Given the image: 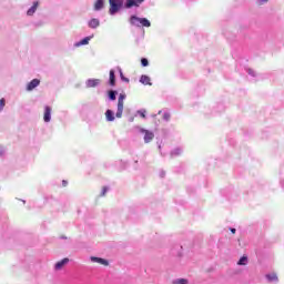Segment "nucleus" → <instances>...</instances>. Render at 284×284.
I'll return each instance as SVG.
<instances>
[{
    "label": "nucleus",
    "instance_id": "17",
    "mask_svg": "<svg viewBox=\"0 0 284 284\" xmlns=\"http://www.w3.org/2000/svg\"><path fill=\"white\" fill-rule=\"evenodd\" d=\"M237 265H247V256H242L237 262Z\"/></svg>",
    "mask_w": 284,
    "mask_h": 284
},
{
    "label": "nucleus",
    "instance_id": "6",
    "mask_svg": "<svg viewBox=\"0 0 284 284\" xmlns=\"http://www.w3.org/2000/svg\"><path fill=\"white\" fill-rule=\"evenodd\" d=\"M51 115H52V108L45 106V108H44L43 121H44L45 123H50Z\"/></svg>",
    "mask_w": 284,
    "mask_h": 284
},
{
    "label": "nucleus",
    "instance_id": "30",
    "mask_svg": "<svg viewBox=\"0 0 284 284\" xmlns=\"http://www.w3.org/2000/svg\"><path fill=\"white\" fill-rule=\"evenodd\" d=\"M142 119H145V113H141Z\"/></svg>",
    "mask_w": 284,
    "mask_h": 284
},
{
    "label": "nucleus",
    "instance_id": "26",
    "mask_svg": "<svg viewBox=\"0 0 284 284\" xmlns=\"http://www.w3.org/2000/svg\"><path fill=\"white\" fill-rule=\"evenodd\" d=\"M163 119L164 121H170V113H164Z\"/></svg>",
    "mask_w": 284,
    "mask_h": 284
},
{
    "label": "nucleus",
    "instance_id": "7",
    "mask_svg": "<svg viewBox=\"0 0 284 284\" xmlns=\"http://www.w3.org/2000/svg\"><path fill=\"white\" fill-rule=\"evenodd\" d=\"M145 0H128L125 8H139L140 3H143Z\"/></svg>",
    "mask_w": 284,
    "mask_h": 284
},
{
    "label": "nucleus",
    "instance_id": "14",
    "mask_svg": "<svg viewBox=\"0 0 284 284\" xmlns=\"http://www.w3.org/2000/svg\"><path fill=\"white\" fill-rule=\"evenodd\" d=\"M103 6H104L103 0H97L94 3V10H97V11L103 10Z\"/></svg>",
    "mask_w": 284,
    "mask_h": 284
},
{
    "label": "nucleus",
    "instance_id": "18",
    "mask_svg": "<svg viewBox=\"0 0 284 284\" xmlns=\"http://www.w3.org/2000/svg\"><path fill=\"white\" fill-rule=\"evenodd\" d=\"M90 43V38H84V39H82L79 43H78V45H88Z\"/></svg>",
    "mask_w": 284,
    "mask_h": 284
},
{
    "label": "nucleus",
    "instance_id": "11",
    "mask_svg": "<svg viewBox=\"0 0 284 284\" xmlns=\"http://www.w3.org/2000/svg\"><path fill=\"white\" fill-rule=\"evenodd\" d=\"M100 82L101 80L99 79L88 80L87 85L88 88H97V85H99Z\"/></svg>",
    "mask_w": 284,
    "mask_h": 284
},
{
    "label": "nucleus",
    "instance_id": "28",
    "mask_svg": "<svg viewBox=\"0 0 284 284\" xmlns=\"http://www.w3.org/2000/svg\"><path fill=\"white\" fill-rule=\"evenodd\" d=\"M232 234H236V229H231Z\"/></svg>",
    "mask_w": 284,
    "mask_h": 284
},
{
    "label": "nucleus",
    "instance_id": "22",
    "mask_svg": "<svg viewBox=\"0 0 284 284\" xmlns=\"http://www.w3.org/2000/svg\"><path fill=\"white\" fill-rule=\"evenodd\" d=\"M109 99H111V101H114L116 99V92L110 91L109 92Z\"/></svg>",
    "mask_w": 284,
    "mask_h": 284
},
{
    "label": "nucleus",
    "instance_id": "9",
    "mask_svg": "<svg viewBox=\"0 0 284 284\" xmlns=\"http://www.w3.org/2000/svg\"><path fill=\"white\" fill-rule=\"evenodd\" d=\"M39 83H41L39 79H33L31 82H29L27 90L29 91L34 90V88H38Z\"/></svg>",
    "mask_w": 284,
    "mask_h": 284
},
{
    "label": "nucleus",
    "instance_id": "4",
    "mask_svg": "<svg viewBox=\"0 0 284 284\" xmlns=\"http://www.w3.org/2000/svg\"><path fill=\"white\" fill-rule=\"evenodd\" d=\"M69 263H70V258L64 257L63 260L55 263L54 270L59 272L61 271L62 267H65V265H68Z\"/></svg>",
    "mask_w": 284,
    "mask_h": 284
},
{
    "label": "nucleus",
    "instance_id": "13",
    "mask_svg": "<svg viewBox=\"0 0 284 284\" xmlns=\"http://www.w3.org/2000/svg\"><path fill=\"white\" fill-rule=\"evenodd\" d=\"M99 26H100L99 19L93 18L89 21V28L94 29V28H99Z\"/></svg>",
    "mask_w": 284,
    "mask_h": 284
},
{
    "label": "nucleus",
    "instance_id": "3",
    "mask_svg": "<svg viewBox=\"0 0 284 284\" xmlns=\"http://www.w3.org/2000/svg\"><path fill=\"white\" fill-rule=\"evenodd\" d=\"M140 132H142V134H144V142L145 143H150L154 140V132L148 131L145 129H141Z\"/></svg>",
    "mask_w": 284,
    "mask_h": 284
},
{
    "label": "nucleus",
    "instance_id": "21",
    "mask_svg": "<svg viewBox=\"0 0 284 284\" xmlns=\"http://www.w3.org/2000/svg\"><path fill=\"white\" fill-rule=\"evenodd\" d=\"M114 83H115L114 72H110V85H114Z\"/></svg>",
    "mask_w": 284,
    "mask_h": 284
},
{
    "label": "nucleus",
    "instance_id": "5",
    "mask_svg": "<svg viewBox=\"0 0 284 284\" xmlns=\"http://www.w3.org/2000/svg\"><path fill=\"white\" fill-rule=\"evenodd\" d=\"M91 261L92 263H99V265H104V267H108L110 265L108 260L101 257L91 256Z\"/></svg>",
    "mask_w": 284,
    "mask_h": 284
},
{
    "label": "nucleus",
    "instance_id": "8",
    "mask_svg": "<svg viewBox=\"0 0 284 284\" xmlns=\"http://www.w3.org/2000/svg\"><path fill=\"white\" fill-rule=\"evenodd\" d=\"M141 19H142V18H139V17H136V16H132V17L130 18V23H131V26H135L136 28H141Z\"/></svg>",
    "mask_w": 284,
    "mask_h": 284
},
{
    "label": "nucleus",
    "instance_id": "12",
    "mask_svg": "<svg viewBox=\"0 0 284 284\" xmlns=\"http://www.w3.org/2000/svg\"><path fill=\"white\" fill-rule=\"evenodd\" d=\"M150 77L148 75H142L140 79V83H143V85H152V82H150Z\"/></svg>",
    "mask_w": 284,
    "mask_h": 284
},
{
    "label": "nucleus",
    "instance_id": "2",
    "mask_svg": "<svg viewBox=\"0 0 284 284\" xmlns=\"http://www.w3.org/2000/svg\"><path fill=\"white\" fill-rule=\"evenodd\" d=\"M125 101V94L122 93L119 95V99H118V111H116V114L115 116L118 119H121V116H123V103Z\"/></svg>",
    "mask_w": 284,
    "mask_h": 284
},
{
    "label": "nucleus",
    "instance_id": "24",
    "mask_svg": "<svg viewBox=\"0 0 284 284\" xmlns=\"http://www.w3.org/2000/svg\"><path fill=\"white\" fill-rule=\"evenodd\" d=\"M186 283H187V280H185V278H180V280L173 282V284H186Z\"/></svg>",
    "mask_w": 284,
    "mask_h": 284
},
{
    "label": "nucleus",
    "instance_id": "1",
    "mask_svg": "<svg viewBox=\"0 0 284 284\" xmlns=\"http://www.w3.org/2000/svg\"><path fill=\"white\" fill-rule=\"evenodd\" d=\"M110 3V9L109 12L110 14H116L119 10L121 9V6H123V0H109Z\"/></svg>",
    "mask_w": 284,
    "mask_h": 284
},
{
    "label": "nucleus",
    "instance_id": "27",
    "mask_svg": "<svg viewBox=\"0 0 284 284\" xmlns=\"http://www.w3.org/2000/svg\"><path fill=\"white\" fill-rule=\"evenodd\" d=\"M62 185H63V187H68V181L63 180Z\"/></svg>",
    "mask_w": 284,
    "mask_h": 284
},
{
    "label": "nucleus",
    "instance_id": "29",
    "mask_svg": "<svg viewBox=\"0 0 284 284\" xmlns=\"http://www.w3.org/2000/svg\"><path fill=\"white\" fill-rule=\"evenodd\" d=\"M261 3H267V0H260Z\"/></svg>",
    "mask_w": 284,
    "mask_h": 284
},
{
    "label": "nucleus",
    "instance_id": "25",
    "mask_svg": "<svg viewBox=\"0 0 284 284\" xmlns=\"http://www.w3.org/2000/svg\"><path fill=\"white\" fill-rule=\"evenodd\" d=\"M105 194H108V187L103 186L100 196H105Z\"/></svg>",
    "mask_w": 284,
    "mask_h": 284
},
{
    "label": "nucleus",
    "instance_id": "10",
    "mask_svg": "<svg viewBox=\"0 0 284 284\" xmlns=\"http://www.w3.org/2000/svg\"><path fill=\"white\" fill-rule=\"evenodd\" d=\"M39 8V2H34L33 6L27 11L28 17H32L37 9Z\"/></svg>",
    "mask_w": 284,
    "mask_h": 284
},
{
    "label": "nucleus",
    "instance_id": "16",
    "mask_svg": "<svg viewBox=\"0 0 284 284\" xmlns=\"http://www.w3.org/2000/svg\"><path fill=\"white\" fill-rule=\"evenodd\" d=\"M105 116L108 121H114V113L112 112V110H106Z\"/></svg>",
    "mask_w": 284,
    "mask_h": 284
},
{
    "label": "nucleus",
    "instance_id": "23",
    "mask_svg": "<svg viewBox=\"0 0 284 284\" xmlns=\"http://www.w3.org/2000/svg\"><path fill=\"white\" fill-rule=\"evenodd\" d=\"M4 108H6V99L2 98L0 100V112H2Z\"/></svg>",
    "mask_w": 284,
    "mask_h": 284
},
{
    "label": "nucleus",
    "instance_id": "15",
    "mask_svg": "<svg viewBox=\"0 0 284 284\" xmlns=\"http://www.w3.org/2000/svg\"><path fill=\"white\" fill-rule=\"evenodd\" d=\"M140 23L142 28H150L152 26V23H150V20H148L146 18H141Z\"/></svg>",
    "mask_w": 284,
    "mask_h": 284
},
{
    "label": "nucleus",
    "instance_id": "19",
    "mask_svg": "<svg viewBox=\"0 0 284 284\" xmlns=\"http://www.w3.org/2000/svg\"><path fill=\"white\" fill-rule=\"evenodd\" d=\"M266 278H268V281H278V277L275 273L266 275Z\"/></svg>",
    "mask_w": 284,
    "mask_h": 284
},
{
    "label": "nucleus",
    "instance_id": "20",
    "mask_svg": "<svg viewBox=\"0 0 284 284\" xmlns=\"http://www.w3.org/2000/svg\"><path fill=\"white\" fill-rule=\"evenodd\" d=\"M141 65H142L143 68H148V67L150 65V62L148 61L146 58H142V59H141Z\"/></svg>",
    "mask_w": 284,
    "mask_h": 284
}]
</instances>
